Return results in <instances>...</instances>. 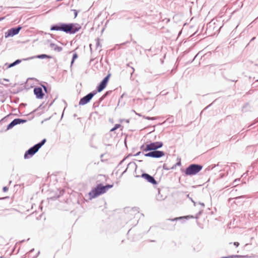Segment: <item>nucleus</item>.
I'll return each instance as SVG.
<instances>
[{"mask_svg": "<svg viewBox=\"0 0 258 258\" xmlns=\"http://www.w3.org/2000/svg\"><path fill=\"white\" fill-rule=\"evenodd\" d=\"M21 62V60L20 59H17L13 63L9 64L7 67V68H10L11 67H13L14 66L20 63Z\"/></svg>", "mask_w": 258, "mask_h": 258, "instance_id": "nucleus-13", "label": "nucleus"}, {"mask_svg": "<svg viewBox=\"0 0 258 258\" xmlns=\"http://www.w3.org/2000/svg\"><path fill=\"white\" fill-rule=\"evenodd\" d=\"M34 93L37 98L41 99L44 96V93L42 92V89L40 87L34 88Z\"/></svg>", "mask_w": 258, "mask_h": 258, "instance_id": "nucleus-11", "label": "nucleus"}, {"mask_svg": "<svg viewBox=\"0 0 258 258\" xmlns=\"http://www.w3.org/2000/svg\"><path fill=\"white\" fill-rule=\"evenodd\" d=\"M8 188L7 187H6V186L4 187V188H3V190L4 191H7L8 190Z\"/></svg>", "mask_w": 258, "mask_h": 258, "instance_id": "nucleus-20", "label": "nucleus"}, {"mask_svg": "<svg viewBox=\"0 0 258 258\" xmlns=\"http://www.w3.org/2000/svg\"><path fill=\"white\" fill-rule=\"evenodd\" d=\"M95 94V93H90L87 95L83 97L82 99H81L79 102V105H83L88 103Z\"/></svg>", "mask_w": 258, "mask_h": 258, "instance_id": "nucleus-9", "label": "nucleus"}, {"mask_svg": "<svg viewBox=\"0 0 258 258\" xmlns=\"http://www.w3.org/2000/svg\"><path fill=\"white\" fill-rule=\"evenodd\" d=\"M45 142L46 140L44 139L40 143L35 145L34 146L29 149L26 152L24 155V158L27 159L32 156L38 151V150L42 147V146L45 143Z\"/></svg>", "mask_w": 258, "mask_h": 258, "instance_id": "nucleus-4", "label": "nucleus"}, {"mask_svg": "<svg viewBox=\"0 0 258 258\" xmlns=\"http://www.w3.org/2000/svg\"><path fill=\"white\" fill-rule=\"evenodd\" d=\"M233 257V256H227V257H222L221 258H232Z\"/></svg>", "mask_w": 258, "mask_h": 258, "instance_id": "nucleus-21", "label": "nucleus"}, {"mask_svg": "<svg viewBox=\"0 0 258 258\" xmlns=\"http://www.w3.org/2000/svg\"><path fill=\"white\" fill-rule=\"evenodd\" d=\"M110 74H108L100 83V85L97 87V91L98 92H101L107 86Z\"/></svg>", "mask_w": 258, "mask_h": 258, "instance_id": "nucleus-8", "label": "nucleus"}, {"mask_svg": "<svg viewBox=\"0 0 258 258\" xmlns=\"http://www.w3.org/2000/svg\"><path fill=\"white\" fill-rule=\"evenodd\" d=\"M72 11L74 13V17L76 18L78 15V12L76 10H72Z\"/></svg>", "mask_w": 258, "mask_h": 258, "instance_id": "nucleus-18", "label": "nucleus"}, {"mask_svg": "<svg viewBox=\"0 0 258 258\" xmlns=\"http://www.w3.org/2000/svg\"><path fill=\"white\" fill-rule=\"evenodd\" d=\"M81 28V27L77 24H62L61 25V31L66 33H75L79 31Z\"/></svg>", "mask_w": 258, "mask_h": 258, "instance_id": "nucleus-2", "label": "nucleus"}, {"mask_svg": "<svg viewBox=\"0 0 258 258\" xmlns=\"http://www.w3.org/2000/svg\"><path fill=\"white\" fill-rule=\"evenodd\" d=\"M182 217H179V218H175V219H173V220H176L177 219H181Z\"/></svg>", "mask_w": 258, "mask_h": 258, "instance_id": "nucleus-22", "label": "nucleus"}, {"mask_svg": "<svg viewBox=\"0 0 258 258\" xmlns=\"http://www.w3.org/2000/svg\"><path fill=\"white\" fill-rule=\"evenodd\" d=\"M233 245H235L236 247H238L239 245V243L238 242H234L233 243Z\"/></svg>", "mask_w": 258, "mask_h": 258, "instance_id": "nucleus-19", "label": "nucleus"}, {"mask_svg": "<svg viewBox=\"0 0 258 258\" xmlns=\"http://www.w3.org/2000/svg\"><path fill=\"white\" fill-rule=\"evenodd\" d=\"M77 57H78V55H77V53H75V54H74V55H73V59H72V62H71V64H72L74 63V62L76 58H77Z\"/></svg>", "mask_w": 258, "mask_h": 258, "instance_id": "nucleus-17", "label": "nucleus"}, {"mask_svg": "<svg viewBox=\"0 0 258 258\" xmlns=\"http://www.w3.org/2000/svg\"><path fill=\"white\" fill-rule=\"evenodd\" d=\"M51 30H57L61 31V25L60 26H54L51 28Z\"/></svg>", "mask_w": 258, "mask_h": 258, "instance_id": "nucleus-14", "label": "nucleus"}, {"mask_svg": "<svg viewBox=\"0 0 258 258\" xmlns=\"http://www.w3.org/2000/svg\"><path fill=\"white\" fill-rule=\"evenodd\" d=\"M21 29V27L11 28L5 33V36L6 38L13 37V36L18 34Z\"/></svg>", "mask_w": 258, "mask_h": 258, "instance_id": "nucleus-6", "label": "nucleus"}, {"mask_svg": "<svg viewBox=\"0 0 258 258\" xmlns=\"http://www.w3.org/2000/svg\"><path fill=\"white\" fill-rule=\"evenodd\" d=\"M163 146V143L161 142H156L154 143H146L143 144L141 147V150L144 152L148 151L156 150Z\"/></svg>", "mask_w": 258, "mask_h": 258, "instance_id": "nucleus-3", "label": "nucleus"}, {"mask_svg": "<svg viewBox=\"0 0 258 258\" xmlns=\"http://www.w3.org/2000/svg\"><path fill=\"white\" fill-rule=\"evenodd\" d=\"M141 177L146 179L148 182H150L153 185H156L157 184V182L154 177L147 173H143Z\"/></svg>", "mask_w": 258, "mask_h": 258, "instance_id": "nucleus-10", "label": "nucleus"}, {"mask_svg": "<svg viewBox=\"0 0 258 258\" xmlns=\"http://www.w3.org/2000/svg\"><path fill=\"white\" fill-rule=\"evenodd\" d=\"M25 122V120L20 119V118H16L13 120L8 126V129H10L15 125L20 124L21 123H23Z\"/></svg>", "mask_w": 258, "mask_h": 258, "instance_id": "nucleus-12", "label": "nucleus"}, {"mask_svg": "<svg viewBox=\"0 0 258 258\" xmlns=\"http://www.w3.org/2000/svg\"><path fill=\"white\" fill-rule=\"evenodd\" d=\"M43 88H44V90H45V91H46V87H45V86H43Z\"/></svg>", "mask_w": 258, "mask_h": 258, "instance_id": "nucleus-23", "label": "nucleus"}, {"mask_svg": "<svg viewBox=\"0 0 258 258\" xmlns=\"http://www.w3.org/2000/svg\"><path fill=\"white\" fill-rule=\"evenodd\" d=\"M203 166L198 164H191L185 170V174L187 175H195L199 172Z\"/></svg>", "mask_w": 258, "mask_h": 258, "instance_id": "nucleus-5", "label": "nucleus"}, {"mask_svg": "<svg viewBox=\"0 0 258 258\" xmlns=\"http://www.w3.org/2000/svg\"><path fill=\"white\" fill-rule=\"evenodd\" d=\"M113 187V185H106L102 186L101 184L98 185L96 187L93 189L89 194L91 199L95 198L99 195L104 194L107 190Z\"/></svg>", "mask_w": 258, "mask_h": 258, "instance_id": "nucleus-1", "label": "nucleus"}, {"mask_svg": "<svg viewBox=\"0 0 258 258\" xmlns=\"http://www.w3.org/2000/svg\"><path fill=\"white\" fill-rule=\"evenodd\" d=\"M140 154V152H139L137 153L136 155H139Z\"/></svg>", "mask_w": 258, "mask_h": 258, "instance_id": "nucleus-24", "label": "nucleus"}, {"mask_svg": "<svg viewBox=\"0 0 258 258\" xmlns=\"http://www.w3.org/2000/svg\"><path fill=\"white\" fill-rule=\"evenodd\" d=\"M121 126V125L120 124H116L110 130V132H113L115 130L119 128Z\"/></svg>", "mask_w": 258, "mask_h": 258, "instance_id": "nucleus-16", "label": "nucleus"}, {"mask_svg": "<svg viewBox=\"0 0 258 258\" xmlns=\"http://www.w3.org/2000/svg\"><path fill=\"white\" fill-rule=\"evenodd\" d=\"M164 152L161 151L154 150V151L149 152L145 154L146 157H150L153 158H160L164 156Z\"/></svg>", "mask_w": 258, "mask_h": 258, "instance_id": "nucleus-7", "label": "nucleus"}, {"mask_svg": "<svg viewBox=\"0 0 258 258\" xmlns=\"http://www.w3.org/2000/svg\"><path fill=\"white\" fill-rule=\"evenodd\" d=\"M39 58H50L51 57L50 56L47 55L46 54H41L40 55H38L37 56Z\"/></svg>", "mask_w": 258, "mask_h": 258, "instance_id": "nucleus-15", "label": "nucleus"}]
</instances>
